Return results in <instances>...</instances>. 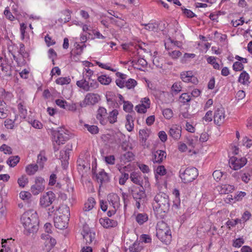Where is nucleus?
Masks as SVG:
<instances>
[{
  "label": "nucleus",
  "mask_w": 252,
  "mask_h": 252,
  "mask_svg": "<svg viewBox=\"0 0 252 252\" xmlns=\"http://www.w3.org/2000/svg\"><path fill=\"white\" fill-rule=\"evenodd\" d=\"M21 221L27 234L37 231L39 220L36 211L33 210L26 211L22 215Z\"/></svg>",
  "instance_id": "nucleus-1"
},
{
  "label": "nucleus",
  "mask_w": 252,
  "mask_h": 252,
  "mask_svg": "<svg viewBox=\"0 0 252 252\" xmlns=\"http://www.w3.org/2000/svg\"><path fill=\"white\" fill-rule=\"evenodd\" d=\"M153 206L158 209V211L164 213L168 212L170 208L168 196L164 192L158 193L154 198Z\"/></svg>",
  "instance_id": "nucleus-2"
},
{
  "label": "nucleus",
  "mask_w": 252,
  "mask_h": 252,
  "mask_svg": "<svg viewBox=\"0 0 252 252\" xmlns=\"http://www.w3.org/2000/svg\"><path fill=\"white\" fill-rule=\"evenodd\" d=\"M157 236L163 243L167 244L171 241V232L167 224L163 221L157 224Z\"/></svg>",
  "instance_id": "nucleus-3"
},
{
  "label": "nucleus",
  "mask_w": 252,
  "mask_h": 252,
  "mask_svg": "<svg viewBox=\"0 0 252 252\" xmlns=\"http://www.w3.org/2000/svg\"><path fill=\"white\" fill-rule=\"evenodd\" d=\"M198 175V170L195 167H188L185 170L181 169L180 170V177L184 183L193 181L196 178Z\"/></svg>",
  "instance_id": "nucleus-4"
},
{
  "label": "nucleus",
  "mask_w": 252,
  "mask_h": 252,
  "mask_svg": "<svg viewBox=\"0 0 252 252\" xmlns=\"http://www.w3.org/2000/svg\"><path fill=\"white\" fill-rule=\"evenodd\" d=\"M76 85L84 91L89 92L96 89L98 86V83L97 82L89 81L87 78H84L77 81Z\"/></svg>",
  "instance_id": "nucleus-5"
},
{
  "label": "nucleus",
  "mask_w": 252,
  "mask_h": 252,
  "mask_svg": "<svg viewBox=\"0 0 252 252\" xmlns=\"http://www.w3.org/2000/svg\"><path fill=\"white\" fill-rule=\"evenodd\" d=\"M45 180L41 177H36L35 178L34 184L32 186L31 191L34 195H36L42 192L45 189Z\"/></svg>",
  "instance_id": "nucleus-6"
},
{
  "label": "nucleus",
  "mask_w": 252,
  "mask_h": 252,
  "mask_svg": "<svg viewBox=\"0 0 252 252\" xmlns=\"http://www.w3.org/2000/svg\"><path fill=\"white\" fill-rule=\"evenodd\" d=\"M54 141L59 145L63 144L65 141L69 139L70 136L69 131L61 128L54 133Z\"/></svg>",
  "instance_id": "nucleus-7"
},
{
  "label": "nucleus",
  "mask_w": 252,
  "mask_h": 252,
  "mask_svg": "<svg viewBox=\"0 0 252 252\" xmlns=\"http://www.w3.org/2000/svg\"><path fill=\"white\" fill-rule=\"evenodd\" d=\"M135 200L143 199L146 197L145 191L142 186H133L128 189Z\"/></svg>",
  "instance_id": "nucleus-8"
},
{
  "label": "nucleus",
  "mask_w": 252,
  "mask_h": 252,
  "mask_svg": "<svg viewBox=\"0 0 252 252\" xmlns=\"http://www.w3.org/2000/svg\"><path fill=\"white\" fill-rule=\"evenodd\" d=\"M55 198V194L52 191H48L40 197V205L43 208L47 207L53 203Z\"/></svg>",
  "instance_id": "nucleus-9"
},
{
  "label": "nucleus",
  "mask_w": 252,
  "mask_h": 252,
  "mask_svg": "<svg viewBox=\"0 0 252 252\" xmlns=\"http://www.w3.org/2000/svg\"><path fill=\"white\" fill-rule=\"evenodd\" d=\"M100 99V96L98 94L88 93L86 95L80 105L81 107H85L86 105H94L97 103Z\"/></svg>",
  "instance_id": "nucleus-10"
},
{
  "label": "nucleus",
  "mask_w": 252,
  "mask_h": 252,
  "mask_svg": "<svg viewBox=\"0 0 252 252\" xmlns=\"http://www.w3.org/2000/svg\"><path fill=\"white\" fill-rule=\"evenodd\" d=\"M247 162V160L245 158L232 157L229 160L230 167L234 170H237L243 167Z\"/></svg>",
  "instance_id": "nucleus-11"
},
{
  "label": "nucleus",
  "mask_w": 252,
  "mask_h": 252,
  "mask_svg": "<svg viewBox=\"0 0 252 252\" xmlns=\"http://www.w3.org/2000/svg\"><path fill=\"white\" fill-rule=\"evenodd\" d=\"M214 120L215 123L219 126L224 123L225 121V111L223 107H220L215 110Z\"/></svg>",
  "instance_id": "nucleus-12"
},
{
  "label": "nucleus",
  "mask_w": 252,
  "mask_h": 252,
  "mask_svg": "<svg viewBox=\"0 0 252 252\" xmlns=\"http://www.w3.org/2000/svg\"><path fill=\"white\" fill-rule=\"evenodd\" d=\"M0 70L3 72L5 76L11 75V66L8 63L7 60L2 57H0Z\"/></svg>",
  "instance_id": "nucleus-13"
},
{
  "label": "nucleus",
  "mask_w": 252,
  "mask_h": 252,
  "mask_svg": "<svg viewBox=\"0 0 252 252\" xmlns=\"http://www.w3.org/2000/svg\"><path fill=\"white\" fill-rule=\"evenodd\" d=\"M181 78L185 82H191L193 84H197L198 80L193 76L191 71L183 72L181 73Z\"/></svg>",
  "instance_id": "nucleus-14"
},
{
  "label": "nucleus",
  "mask_w": 252,
  "mask_h": 252,
  "mask_svg": "<svg viewBox=\"0 0 252 252\" xmlns=\"http://www.w3.org/2000/svg\"><path fill=\"white\" fill-rule=\"evenodd\" d=\"M107 200L109 203L113 208L118 209L120 206V198L115 193H110L107 196Z\"/></svg>",
  "instance_id": "nucleus-15"
},
{
  "label": "nucleus",
  "mask_w": 252,
  "mask_h": 252,
  "mask_svg": "<svg viewBox=\"0 0 252 252\" xmlns=\"http://www.w3.org/2000/svg\"><path fill=\"white\" fill-rule=\"evenodd\" d=\"M69 219H67L61 216H57L54 219L55 226L56 228L60 229H63L67 227L68 221Z\"/></svg>",
  "instance_id": "nucleus-16"
},
{
  "label": "nucleus",
  "mask_w": 252,
  "mask_h": 252,
  "mask_svg": "<svg viewBox=\"0 0 252 252\" xmlns=\"http://www.w3.org/2000/svg\"><path fill=\"white\" fill-rule=\"evenodd\" d=\"M181 127L177 125H173L170 127L169 134L175 140H178L181 136Z\"/></svg>",
  "instance_id": "nucleus-17"
},
{
  "label": "nucleus",
  "mask_w": 252,
  "mask_h": 252,
  "mask_svg": "<svg viewBox=\"0 0 252 252\" xmlns=\"http://www.w3.org/2000/svg\"><path fill=\"white\" fill-rule=\"evenodd\" d=\"M166 153L162 150H158L153 154L152 160L154 163H160L166 158Z\"/></svg>",
  "instance_id": "nucleus-18"
},
{
  "label": "nucleus",
  "mask_w": 252,
  "mask_h": 252,
  "mask_svg": "<svg viewBox=\"0 0 252 252\" xmlns=\"http://www.w3.org/2000/svg\"><path fill=\"white\" fill-rule=\"evenodd\" d=\"M82 235L87 244L91 243L95 238L94 233L91 232L88 228H84L82 232Z\"/></svg>",
  "instance_id": "nucleus-19"
},
{
  "label": "nucleus",
  "mask_w": 252,
  "mask_h": 252,
  "mask_svg": "<svg viewBox=\"0 0 252 252\" xmlns=\"http://www.w3.org/2000/svg\"><path fill=\"white\" fill-rule=\"evenodd\" d=\"M99 221L102 226L106 228L115 227L117 225V222L116 220L107 217L100 218Z\"/></svg>",
  "instance_id": "nucleus-20"
},
{
  "label": "nucleus",
  "mask_w": 252,
  "mask_h": 252,
  "mask_svg": "<svg viewBox=\"0 0 252 252\" xmlns=\"http://www.w3.org/2000/svg\"><path fill=\"white\" fill-rule=\"evenodd\" d=\"M151 134L150 129L145 128L140 129L139 131V135L140 142L142 145H146V142Z\"/></svg>",
  "instance_id": "nucleus-21"
},
{
  "label": "nucleus",
  "mask_w": 252,
  "mask_h": 252,
  "mask_svg": "<svg viewBox=\"0 0 252 252\" xmlns=\"http://www.w3.org/2000/svg\"><path fill=\"white\" fill-rule=\"evenodd\" d=\"M107 115L106 109L104 107H99L97 110L96 118L101 124H104Z\"/></svg>",
  "instance_id": "nucleus-22"
},
{
  "label": "nucleus",
  "mask_w": 252,
  "mask_h": 252,
  "mask_svg": "<svg viewBox=\"0 0 252 252\" xmlns=\"http://www.w3.org/2000/svg\"><path fill=\"white\" fill-rule=\"evenodd\" d=\"M235 189L233 185L224 184L218 187V190L221 194H228L232 192Z\"/></svg>",
  "instance_id": "nucleus-23"
},
{
  "label": "nucleus",
  "mask_w": 252,
  "mask_h": 252,
  "mask_svg": "<svg viewBox=\"0 0 252 252\" xmlns=\"http://www.w3.org/2000/svg\"><path fill=\"white\" fill-rule=\"evenodd\" d=\"M97 181L101 185L103 183L108 182L109 180L108 174L103 171H100L96 175Z\"/></svg>",
  "instance_id": "nucleus-24"
},
{
  "label": "nucleus",
  "mask_w": 252,
  "mask_h": 252,
  "mask_svg": "<svg viewBox=\"0 0 252 252\" xmlns=\"http://www.w3.org/2000/svg\"><path fill=\"white\" fill-rule=\"evenodd\" d=\"M134 159V155L131 152H127L121 155L120 159L121 162L126 163L131 161Z\"/></svg>",
  "instance_id": "nucleus-25"
},
{
  "label": "nucleus",
  "mask_w": 252,
  "mask_h": 252,
  "mask_svg": "<svg viewBox=\"0 0 252 252\" xmlns=\"http://www.w3.org/2000/svg\"><path fill=\"white\" fill-rule=\"evenodd\" d=\"M47 161V158L45 157V153L42 151L37 156V164L40 168L42 169L44 163Z\"/></svg>",
  "instance_id": "nucleus-26"
},
{
  "label": "nucleus",
  "mask_w": 252,
  "mask_h": 252,
  "mask_svg": "<svg viewBox=\"0 0 252 252\" xmlns=\"http://www.w3.org/2000/svg\"><path fill=\"white\" fill-rule=\"evenodd\" d=\"M96 202L93 197H90L84 204L83 211L84 212H88L91 210L95 206Z\"/></svg>",
  "instance_id": "nucleus-27"
},
{
  "label": "nucleus",
  "mask_w": 252,
  "mask_h": 252,
  "mask_svg": "<svg viewBox=\"0 0 252 252\" xmlns=\"http://www.w3.org/2000/svg\"><path fill=\"white\" fill-rule=\"evenodd\" d=\"M131 181L134 184L142 186V180L139 173L133 172H132L129 176Z\"/></svg>",
  "instance_id": "nucleus-28"
},
{
  "label": "nucleus",
  "mask_w": 252,
  "mask_h": 252,
  "mask_svg": "<svg viewBox=\"0 0 252 252\" xmlns=\"http://www.w3.org/2000/svg\"><path fill=\"white\" fill-rule=\"evenodd\" d=\"M8 109L6 103L0 100V119H4L8 115Z\"/></svg>",
  "instance_id": "nucleus-29"
},
{
  "label": "nucleus",
  "mask_w": 252,
  "mask_h": 252,
  "mask_svg": "<svg viewBox=\"0 0 252 252\" xmlns=\"http://www.w3.org/2000/svg\"><path fill=\"white\" fill-rule=\"evenodd\" d=\"M38 165L36 164H30L26 167V172L29 175H34L38 169Z\"/></svg>",
  "instance_id": "nucleus-30"
},
{
  "label": "nucleus",
  "mask_w": 252,
  "mask_h": 252,
  "mask_svg": "<svg viewBox=\"0 0 252 252\" xmlns=\"http://www.w3.org/2000/svg\"><path fill=\"white\" fill-rule=\"evenodd\" d=\"M126 129L130 132L132 131L134 127L133 119L131 115H127L126 116Z\"/></svg>",
  "instance_id": "nucleus-31"
},
{
  "label": "nucleus",
  "mask_w": 252,
  "mask_h": 252,
  "mask_svg": "<svg viewBox=\"0 0 252 252\" xmlns=\"http://www.w3.org/2000/svg\"><path fill=\"white\" fill-rule=\"evenodd\" d=\"M133 65H136L134 67L140 70H142V67H145L147 65V61L143 58H140L138 60L136 61H132Z\"/></svg>",
  "instance_id": "nucleus-32"
},
{
  "label": "nucleus",
  "mask_w": 252,
  "mask_h": 252,
  "mask_svg": "<svg viewBox=\"0 0 252 252\" xmlns=\"http://www.w3.org/2000/svg\"><path fill=\"white\" fill-rule=\"evenodd\" d=\"M249 75L246 71H243L239 78V82L243 85H247L249 83Z\"/></svg>",
  "instance_id": "nucleus-33"
},
{
  "label": "nucleus",
  "mask_w": 252,
  "mask_h": 252,
  "mask_svg": "<svg viewBox=\"0 0 252 252\" xmlns=\"http://www.w3.org/2000/svg\"><path fill=\"white\" fill-rule=\"evenodd\" d=\"M148 216L145 213H139L136 217V220L140 225L143 224L148 220Z\"/></svg>",
  "instance_id": "nucleus-34"
},
{
  "label": "nucleus",
  "mask_w": 252,
  "mask_h": 252,
  "mask_svg": "<svg viewBox=\"0 0 252 252\" xmlns=\"http://www.w3.org/2000/svg\"><path fill=\"white\" fill-rule=\"evenodd\" d=\"M86 71V74L84 75V78H87L89 81L97 82L95 76L94 75L93 70L90 69H85Z\"/></svg>",
  "instance_id": "nucleus-35"
},
{
  "label": "nucleus",
  "mask_w": 252,
  "mask_h": 252,
  "mask_svg": "<svg viewBox=\"0 0 252 252\" xmlns=\"http://www.w3.org/2000/svg\"><path fill=\"white\" fill-rule=\"evenodd\" d=\"M72 146L67 145L65 148L64 150L61 151V155L62 157L63 158H64V160H67L69 158V154L70 151L71 150Z\"/></svg>",
  "instance_id": "nucleus-36"
},
{
  "label": "nucleus",
  "mask_w": 252,
  "mask_h": 252,
  "mask_svg": "<svg viewBox=\"0 0 252 252\" xmlns=\"http://www.w3.org/2000/svg\"><path fill=\"white\" fill-rule=\"evenodd\" d=\"M20 158L18 156H11L7 160V163L10 167H14L19 162Z\"/></svg>",
  "instance_id": "nucleus-37"
},
{
  "label": "nucleus",
  "mask_w": 252,
  "mask_h": 252,
  "mask_svg": "<svg viewBox=\"0 0 252 252\" xmlns=\"http://www.w3.org/2000/svg\"><path fill=\"white\" fill-rule=\"evenodd\" d=\"M142 247L140 245V243L136 241L129 248V252H140L142 250Z\"/></svg>",
  "instance_id": "nucleus-38"
},
{
  "label": "nucleus",
  "mask_w": 252,
  "mask_h": 252,
  "mask_svg": "<svg viewBox=\"0 0 252 252\" xmlns=\"http://www.w3.org/2000/svg\"><path fill=\"white\" fill-rule=\"evenodd\" d=\"M118 115V111L114 109L110 112L108 120L111 124H114L117 121V116Z\"/></svg>",
  "instance_id": "nucleus-39"
},
{
  "label": "nucleus",
  "mask_w": 252,
  "mask_h": 252,
  "mask_svg": "<svg viewBox=\"0 0 252 252\" xmlns=\"http://www.w3.org/2000/svg\"><path fill=\"white\" fill-rule=\"evenodd\" d=\"M98 81L102 85H107L111 82V78L105 75H102L97 78Z\"/></svg>",
  "instance_id": "nucleus-40"
},
{
  "label": "nucleus",
  "mask_w": 252,
  "mask_h": 252,
  "mask_svg": "<svg viewBox=\"0 0 252 252\" xmlns=\"http://www.w3.org/2000/svg\"><path fill=\"white\" fill-rule=\"evenodd\" d=\"M60 211L61 212L63 215H61L63 218H66L67 219H69V216H70V210L68 206L66 205H63L60 207Z\"/></svg>",
  "instance_id": "nucleus-41"
},
{
  "label": "nucleus",
  "mask_w": 252,
  "mask_h": 252,
  "mask_svg": "<svg viewBox=\"0 0 252 252\" xmlns=\"http://www.w3.org/2000/svg\"><path fill=\"white\" fill-rule=\"evenodd\" d=\"M145 26V29L149 31L157 32L158 30V25L156 23L142 24Z\"/></svg>",
  "instance_id": "nucleus-42"
},
{
  "label": "nucleus",
  "mask_w": 252,
  "mask_h": 252,
  "mask_svg": "<svg viewBox=\"0 0 252 252\" xmlns=\"http://www.w3.org/2000/svg\"><path fill=\"white\" fill-rule=\"evenodd\" d=\"M71 79L69 77H60L56 80V84L60 85H67L70 83Z\"/></svg>",
  "instance_id": "nucleus-43"
},
{
  "label": "nucleus",
  "mask_w": 252,
  "mask_h": 252,
  "mask_svg": "<svg viewBox=\"0 0 252 252\" xmlns=\"http://www.w3.org/2000/svg\"><path fill=\"white\" fill-rule=\"evenodd\" d=\"M41 237L42 239L48 241L51 247H54L56 244V240L48 234L43 233L42 234Z\"/></svg>",
  "instance_id": "nucleus-44"
},
{
  "label": "nucleus",
  "mask_w": 252,
  "mask_h": 252,
  "mask_svg": "<svg viewBox=\"0 0 252 252\" xmlns=\"http://www.w3.org/2000/svg\"><path fill=\"white\" fill-rule=\"evenodd\" d=\"M207 61L208 63L213 65L215 69H219L220 64L216 62V58L214 57H209L207 59Z\"/></svg>",
  "instance_id": "nucleus-45"
},
{
  "label": "nucleus",
  "mask_w": 252,
  "mask_h": 252,
  "mask_svg": "<svg viewBox=\"0 0 252 252\" xmlns=\"http://www.w3.org/2000/svg\"><path fill=\"white\" fill-rule=\"evenodd\" d=\"M28 178L26 175H23L18 180V183L20 187L24 188L28 183Z\"/></svg>",
  "instance_id": "nucleus-46"
},
{
  "label": "nucleus",
  "mask_w": 252,
  "mask_h": 252,
  "mask_svg": "<svg viewBox=\"0 0 252 252\" xmlns=\"http://www.w3.org/2000/svg\"><path fill=\"white\" fill-rule=\"evenodd\" d=\"M137 85V82L133 79H129L125 83V86L128 89L133 88Z\"/></svg>",
  "instance_id": "nucleus-47"
},
{
  "label": "nucleus",
  "mask_w": 252,
  "mask_h": 252,
  "mask_svg": "<svg viewBox=\"0 0 252 252\" xmlns=\"http://www.w3.org/2000/svg\"><path fill=\"white\" fill-rule=\"evenodd\" d=\"M162 114L164 118L166 119H171L173 115V113L172 110L169 108L164 109L162 111Z\"/></svg>",
  "instance_id": "nucleus-48"
},
{
  "label": "nucleus",
  "mask_w": 252,
  "mask_h": 252,
  "mask_svg": "<svg viewBox=\"0 0 252 252\" xmlns=\"http://www.w3.org/2000/svg\"><path fill=\"white\" fill-rule=\"evenodd\" d=\"M85 126L87 128V130L92 134H94L98 132V128L97 126L89 125H85Z\"/></svg>",
  "instance_id": "nucleus-49"
},
{
  "label": "nucleus",
  "mask_w": 252,
  "mask_h": 252,
  "mask_svg": "<svg viewBox=\"0 0 252 252\" xmlns=\"http://www.w3.org/2000/svg\"><path fill=\"white\" fill-rule=\"evenodd\" d=\"M190 96L188 93H183L180 97V101L184 104L190 101Z\"/></svg>",
  "instance_id": "nucleus-50"
},
{
  "label": "nucleus",
  "mask_w": 252,
  "mask_h": 252,
  "mask_svg": "<svg viewBox=\"0 0 252 252\" xmlns=\"http://www.w3.org/2000/svg\"><path fill=\"white\" fill-rule=\"evenodd\" d=\"M168 55L174 60H176L182 55V52L177 50H174L168 52Z\"/></svg>",
  "instance_id": "nucleus-51"
},
{
  "label": "nucleus",
  "mask_w": 252,
  "mask_h": 252,
  "mask_svg": "<svg viewBox=\"0 0 252 252\" xmlns=\"http://www.w3.org/2000/svg\"><path fill=\"white\" fill-rule=\"evenodd\" d=\"M181 82H175L172 87V91L177 94L181 91Z\"/></svg>",
  "instance_id": "nucleus-52"
},
{
  "label": "nucleus",
  "mask_w": 252,
  "mask_h": 252,
  "mask_svg": "<svg viewBox=\"0 0 252 252\" xmlns=\"http://www.w3.org/2000/svg\"><path fill=\"white\" fill-rule=\"evenodd\" d=\"M0 151H3L5 154L9 155L12 153L11 148L5 144H3L0 147Z\"/></svg>",
  "instance_id": "nucleus-53"
},
{
  "label": "nucleus",
  "mask_w": 252,
  "mask_h": 252,
  "mask_svg": "<svg viewBox=\"0 0 252 252\" xmlns=\"http://www.w3.org/2000/svg\"><path fill=\"white\" fill-rule=\"evenodd\" d=\"M149 108L147 107V106L144 105V104H141L138 105H137L135 107V109L137 110V112L140 113H145L147 111V109Z\"/></svg>",
  "instance_id": "nucleus-54"
},
{
  "label": "nucleus",
  "mask_w": 252,
  "mask_h": 252,
  "mask_svg": "<svg viewBox=\"0 0 252 252\" xmlns=\"http://www.w3.org/2000/svg\"><path fill=\"white\" fill-rule=\"evenodd\" d=\"M19 53L20 55L23 57V58H27L28 56V54L25 51V46L23 44H20V49L19 51ZM25 61L23 59V62Z\"/></svg>",
  "instance_id": "nucleus-55"
},
{
  "label": "nucleus",
  "mask_w": 252,
  "mask_h": 252,
  "mask_svg": "<svg viewBox=\"0 0 252 252\" xmlns=\"http://www.w3.org/2000/svg\"><path fill=\"white\" fill-rule=\"evenodd\" d=\"M156 173L160 176H163L166 173V170L163 165H159L156 169Z\"/></svg>",
  "instance_id": "nucleus-56"
},
{
  "label": "nucleus",
  "mask_w": 252,
  "mask_h": 252,
  "mask_svg": "<svg viewBox=\"0 0 252 252\" xmlns=\"http://www.w3.org/2000/svg\"><path fill=\"white\" fill-rule=\"evenodd\" d=\"M245 243L243 238L236 239L233 241V246L234 247L240 248Z\"/></svg>",
  "instance_id": "nucleus-57"
},
{
  "label": "nucleus",
  "mask_w": 252,
  "mask_h": 252,
  "mask_svg": "<svg viewBox=\"0 0 252 252\" xmlns=\"http://www.w3.org/2000/svg\"><path fill=\"white\" fill-rule=\"evenodd\" d=\"M233 68L235 71H241L244 68V65L240 62H236L233 63Z\"/></svg>",
  "instance_id": "nucleus-58"
},
{
  "label": "nucleus",
  "mask_w": 252,
  "mask_h": 252,
  "mask_svg": "<svg viewBox=\"0 0 252 252\" xmlns=\"http://www.w3.org/2000/svg\"><path fill=\"white\" fill-rule=\"evenodd\" d=\"M124 110L127 112H129L132 110L133 105L128 101H124Z\"/></svg>",
  "instance_id": "nucleus-59"
},
{
  "label": "nucleus",
  "mask_w": 252,
  "mask_h": 252,
  "mask_svg": "<svg viewBox=\"0 0 252 252\" xmlns=\"http://www.w3.org/2000/svg\"><path fill=\"white\" fill-rule=\"evenodd\" d=\"M64 14L65 15V17L63 19L61 18L59 21L61 22L66 23L68 22L71 18L70 11L68 10H66L64 11Z\"/></svg>",
  "instance_id": "nucleus-60"
},
{
  "label": "nucleus",
  "mask_w": 252,
  "mask_h": 252,
  "mask_svg": "<svg viewBox=\"0 0 252 252\" xmlns=\"http://www.w3.org/2000/svg\"><path fill=\"white\" fill-rule=\"evenodd\" d=\"M128 178L129 175L128 173H125L124 174H122V175L119 178V184L122 185H125Z\"/></svg>",
  "instance_id": "nucleus-61"
},
{
  "label": "nucleus",
  "mask_w": 252,
  "mask_h": 252,
  "mask_svg": "<svg viewBox=\"0 0 252 252\" xmlns=\"http://www.w3.org/2000/svg\"><path fill=\"white\" fill-rule=\"evenodd\" d=\"M223 173L220 170H216L213 173V176L214 179L219 181L220 180L221 178L222 177Z\"/></svg>",
  "instance_id": "nucleus-62"
},
{
  "label": "nucleus",
  "mask_w": 252,
  "mask_h": 252,
  "mask_svg": "<svg viewBox=\"0 0 252 252\" xmlns=\"http://www.w3.org/2000/svg\"><path fill=\"white\" fill-rule=\"evenodd\" d=\"M4 126L8 129H13L14 126V122L11 119H6L4 121Z\"/></svg>",
  "instance_id": "nucleus-63"
},
{
  "label": "nucleus",
  "mask_w": 252,
  "mask_h": 252,
  "mask_svg": "<svg viewBox=\"0 0 252 252\" xmlns=\"http://www.w3.org/2000/svg\"><path fill=\"white\" fill-rule=\"evenodd\" d=\"M105 160L107 163L113 165L115 164V158L114 156L110 155L105 157Z\"/></svg>",
  "instance_id": "nucleus-64"
}]
</instances>
